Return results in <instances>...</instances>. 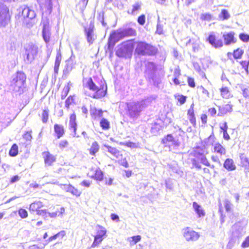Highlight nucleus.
<instances>
[{
    "label": "nucleus",
    "mask_w": 249,
    "mask_h": 249,
    "mask_svg": "<svg viewBox=\"0 0 249 249\" xmlns=\"http://www.w3.org/2000/svg\"><path fill=\"white\" fill-rule=\"evenodd\" d=\"M199 89L201 91L202 93L206 96V97H209V93L207 89H206L204 87L201 86L199 88Z\"/></svg>",
    "instance_id": "338daca9"
},
{
    "label": "nucleus",
    "mask_w": 249,
    "mask_h": 249,
    "mask_svg": "<svg viewBox=\"0 0 249 249\" xmlns=\"http://www.w3.org/2000/svg\"><path fill=\"white\" fill-rule=\"evenodd\" d=\"M104 146L107 149V151L109 152L113 156L117 158H118L120 156V153L119 151L116 148L112 147L110 146L104 145Z\"/></svg>",
    "instance_id": "c85d7f7f"
},
{
    "label": "nucleus",
    "mask_w": 249,
    "mask_h": 249,
    "mask_svg": "<svg viewBox=\"0 0 249 249\" xmlns=\"http://www.w3.org/2000/svg\"><path fill=\"white\" fill-rule=\"evenodd\" d=\"M221 94L223 98H228L230 96V93L227 87L221 89Z\"/></svg>",
    "instance_id": "de8ad7c7"
},
{
    "label": "nucleus",
    "mask_w": 249,
    "mask_h": 249,
    "mask_svg": "<svg viewBox=\"0 0 249 249\" xmlns=\"http://www.w3.org/2000/svg\"><path fill=\"white\" fill-rule=\"evenodd\" d=\"M69 91V88L68 87H65L62 91L61 94V98L62 99H64L67 95L68 92Z\"/></svg>",
    "instance_id": "13d9d810"
},
{
    "label": "nucleus",
    "mask_w": 249,
    "mask_h": 249,
    "mask_svg": "<svg viewBox=\"0 0 249 249\" xmlns=\"http://www.w3.org/2000/svg\"><path fill=\"white\" fill-rule=\"evenodd\" d=\"M42 206L41 202L36 201L31 204L29 209L33 212H36L39 208L42 207Z\"/></svg>",
    "instance_id": "2f4dec72"
},
{
    "label": "nucleus",
    "mask_w": 249,
    "mask_h": 249,
    "mask_svg": "<svg viewBox=\"0 0 249 249\" xmlns=\"http://www.w3.org/2000/svg\"><path fill=\"white\" fill-rule=\"evenodd\" d=\"M51 32L49 29H42V36L44 41L48 43L50 40Z\"/></svg>",
    "instance_id": "7c9ffc66"
},
{
    "label": "nucleus",
    "mask_w": 249,
    "mask_h": 249,
    "mask_svg": "<svg viewBox=\"0 0 249 249\" xmlns=\"http://www.w3.org/2000/svg\"><path fill=\"white\" fill-rule=\"evenodd\" d=\"M99 146L96 142H94L90 148L89 153L92 155L95 154L99 151Z\"/></svg>",
    "instance_id": "c9c22d12"
},
{
    "label": "nucleus",
    "mask_w": 249,
    "mask_h": 249,
    "mask_svg": "<svg viewBox=\"0 0 249 249\" xmlns=\"http://www.w3.org/2000/svg\"><path fill=\"white\" fill-rule=\"evenodd\" d=\"M18 214L22 218H25L28 216L27 211L24 209H20L18 210Z\"/></svg>",
    "instance_id": "8fccbe9b"
},
{
    "label": "nucleus",
    "mask_w": 249,
    "mask_h": 249,
    "mask_svg": "<svg viewBox=\"0 0 249 249\" xmlns=\"http://www.w3.org/2000/svg\"><path fill=\"white\" fill-rule=\"evenodd\" d=\"M42 154L46 165L51 166L55 161V157L49 152H44Z\"/></svg>",
    "instance_id": "f3484780"
},
{
    "label": "nucleus",
    "mask_w": 249,
    "mask_h": 249,
    "mask_svg": "<svg viewBox=\"0 0 249 249\" xmlns=\"http://www.w3.org/2000/svg\"><path fill=\"white\" fill-rule=\"evenodd\" d=\"M105 85V89H104V86H101L99 88L90 78L88 80L86 86L89 89L95 92L92 95H89V96L94 99H100L104 97L107 93V87L106 84Z\"/></svg>",
    "instance_id": "7ed1b4c3"
},
{
    "label": "nucleus",
    "mask_w": 249,
    "mask_h": 249,
    "mask_svg": "<svg viewBox=\"0 0 249 249\" xmlns=\"http://www.w3.org/2000/svg\"><path fill=\"white\" fill-rule=\"evenodd\" d=\"M136 52L140 55H152L157 52V49L153 46L143 42H139L137 43L135 49Z\"/></svg>",
    "instance_id": "423d86ee"
},
{
    "label": "nucleus",
    "mask_w": 249,
    "mask_h": 249,
    "mask_svg": "<svg viewBox=\"0 0 249 249\" xmlns=\"http://www.w3.org/2000/svg\"><path fill=\"white\" fill-rule=\"evenodd\" d=\"M124 37L121 29L113 31L110 35L108 42V49L110 51L113 49L115 44Z\"/></svg>",
    "instance_id": "6e6552de"
},
{
    "label": "nucleus",
    "mask_w": 249,
    "mask_h": 249,
    "mask_svg": "<svg viewBox=\"0 0 249 249\" xmlns=\"http://www.w3.org/2000/svg\"><path fill=\"white\" fill-rule=\"evenodd\" d=\"M61 59L62 56L60 53H57L55 58L54 65L60 66Z\"/></svg>",
    "instance_id": "864d4df0"
},
{
    "label": "nucleus",
    "mask_w": 249,
    "mask_h": 249,
    "mask_svg": "<svg viewBox=\"0 0 249 249\" xmlns=\"http://www.w3.org/2000/svg\"><path fill=\"white\" fill-rule=\"evenodd\" d=\"M223 204L224 206V208L226 210V212L228 213H231L233 211V205L231 203L230 200L228 199H225L223 201Z\"/></svg>",
    "instance_id": "c756f323"
},
{
    "label": "nucleus",
    "mask_w": 249,
    "mask_h": 249,
    "mask_svg": "<svg viewBox=\"0 0 249 249\" xmlns=\"http://www.w3.org/2000/svg\"><path fill=\"white\" fill-rule=\"evenodd\" d=\"M37 1L41 7L43 5L44 6L45 8L47 9L49 14L52 12L53 8L52 0H37Z\"/></svg>",
    "instance_id": "aec40b11"
},
{
    "label": "nucleus",
    "mask_w": 249,
    "mask_h": 249,
    "mask_svg": "<svg viewBox=\"0 0 249 249\" xmlns=\"http://www.w3.org/2000/svg\"><path fill=\"white\" fill-rule=\"evenodd\" d=\"M145 17L144 15H142L138 18V22L141 25H143L145 23Z\"/></svg>",
    "instance_id": "6e6d98bb"
},
{
    "label": "nucleus",
    "mask_w": 249,
    "mask_h": 249,
    "mask_svg": "<svg viewBox=\"0 0 249 249\" xmlns=\"http://www.w3.org/2000/svg\"><path fill=\"white\" fill-rule=\"evenodd\" d=\"M214 139L215 138L213 135H210L208 138L204 140V146L205 147H208L211 145H213L214 142Z\"/></svg>",
    "instance_id": "f704fd0d"
},
{
    "label": "nucleus",
    "mask_w": 249,
    "mask_h": 249,
    "mask_svg": "<svg viewBox=\"0 0 249 249\" xmlns=\"http://www.w3.org/2000/svg\"><path fill=\"white\" fill-rule=\"evenodd\" d=\"M182 231L183 237L187 241H196L199 238L200 235L198 233L193 230L190 227L183 229Z\"/></svg>",
    "instance_id": "f8f14e48"
},
{
    "label": "nucleus",
    "mask_w": 249,
    "mask_h": 249,
    "mask_svg": "<svg viewBox=\"0 0 249 249\" xmlns=\"http://www.w3.org/2000/svg\"><path fill=\"white\" fill-rule=\"evenodd\" d=\"M146 73L148 74V78L152 80L154 85H158L160 80L155 74V71L156 70V64L153 62H148L146 65Z\"/></svg>",
    "instance_id": "1a4fd4ad"
},
{
    "label": "nucleus",
    "mask_w": 249,
    "mask_h": 249,
    "mask_svg": "<svg viewBox=\"0 0 249 249\" xmlns=\"http://www.w3.org/2000/svg\"><path fill=\"white\" fill-rule=\"evenodd\" d=\"M10 18L8 7L0 2V26L4 27L8 24Z\"/></svg>",
    "instance_id": "9d476101"
},
{
    "label": "nucleus",
    "mask_w": 249,
    "mask_h": 249,
    "mask_svg": "<svg viewBox=\"0 0 249 249\" xmlns=\"http://www.w3.org/2000/svg\"><path fill=\"white\" fill-rule=\"evenodd\" d=\"M94 25L92 22H90L89 24L84 27L85 34L87 41L89 44H92L96 38V36L94 34Z\"/></svg>",
    "instance_id": "9b49d317"
},
{
    "label": "nucleus",
    "mask_w": 249,
    "mask_h": 249,
    "mask_svg": "<svg viewBox=\"0 0 249 249\" xmlns=\"http://www.w3.org/2000/svg\"><path fill=\"white\" fill-rule=\"evenodd\" d=\"M163 24L162 23L160 20V18L158 17V23L157 25V30H156V33L161 35L163 34Z\"/></svg>",
    "instance_id": "79ce46f5"
},
{
    "label": "nucleus",
    "mask_w": 249,
    "mask_h": 249,
    "mask_svg": "<svg viewBox=\"0 0 249 249\" xmlns=\"http://www.w3.org/2000/svg\"><path fill=\"white\" fill-rule=\"evenodd\" d=\"M54 130L58 139L60 138L64 134V127L62 125L55 124L54 125Z\"/></svg>",
    "instance_id": "393cba45"
},
{
    "label": "nucleus",
    "mask_w": 249,
    "mask_h": 249,
    "mask_svg": "<svg viewBox=\"0 0 249 249\" xmlns=\"http://www.w3.org/2000/svg\"><path fill=\"white\" fill-rule=\"evenodd\" d=\"M243 51L241 49H237L236 50L234 51L233 52V57L235 59H238L241 58V56L243 53Z\"/></svg>",
    "instance_id": "49530a36"
},
{
    "label": "nucleus",
    "mask_w": 249,
    "mask_h": 249,
    "mask_svg": "<svg viewBox=\"0 0 249 249\" xmlns=\"http://www.w3.org/2000/svg\"><path fill=\"white\" fill-rule=\"evenodd\" d=\"M193 208L196 213L198 217H203L205 215V212L201 206L199 205L196 202L193 203Z\"/></svg>",
    "instance_id": "a211bd4d"
},
{
    "label": "nucleus",
    "mask_w": 249,
    "mask_h": 249,
    "mask_svg": "<svg viewBox=\"0 0 249 249\" xmlns=\"http://www.w3.org/2000/svg\"><path fill=\"white\" fill-rule=\"evenodd\" d=\"M75 57L72 54L71 56L66 61V65L63 71V74L65 75H68L75 68Z\"/></svg>",
    "instance_id": "4468645a"
},
{
    "label": "nucleus",
    "mask_w": 249,
    "mask_h": 249,
    "mask_svg": "<svg viewBox=\"0 0 249 249\" xmlns=\"http://www.w3.org/2000/svg\"><path fill=\"white\" fill-rule=\"evenodd\" d=\"M194 104H192L190 108L188 110V115L189 117V120L192 124L195 122V117L194 112Z\"/></svg>",
    "instance_id": "e433bc0d"
},
{
    "label": "nucleus",
    "mask_w": 249,
    "mask_h": 249,
    "mask_svg": "<svg viewBox=\"0 0 249 249\" xmlns=\"http://www.w3.org/2000/svg\"><path fill=\"white\" fill-rule=\"evenodd\" d=\"M198 159L203 165L205 166H210V163L205 155L200 154Z\"/></svg>",
    "instance_id": "c03bdc74"
},
{
    "label": "nucleus",
    "mask_w": 249,
    "mask_h": 249,
    "mask_svg": "<svg viewBox=\"0 0 249 249\" xmlns=\"http://www.w3.org/2000/svg\"><path fill=\"white\" fill-rule=\"evenodd\" d=\"M213 151L220 155H225L226 152L225 148L219 143H216L213 145Z\"/></svg>",
    "instance_id": "b1692460"
},
{
    "label": "nucleus",
    "mask_w": 249,
    "mask_h": 249,
    "mask_svg": "<svg viewBox=\"0 0 249 249\" xmlns=\"http://www.w3.org/2000/svg\"><path fill=\"white\" fill-rule=\"evenodd\" d=\"M18 154V146L16 144H14L10 151H9V155L12 157H15L17 156Z\"/></svg>",
    "instance_id": "a19ab883"
},
{
    "label": "nucleus",
    "mask_w": 249,
    "mask_h": 249,
    "mask_svg": "<svg viewBox=\"0 0 249 249\" xmlns=\"http://www.w3.org/2000/svg\"><path fill=\"white\" fill-rule=\"evenodd\" d=\"M19 179H20V177L18 175H16V176H13L11 178L10 182V183L12 184L18 181Z\"/></svg>",
    "instance_id": "0e129e2a"
},
{
    "label": "nucleus",
    "mask_w": 249,
    "mask_h": 249,
    "mask_svg": "<svg viewBox=\"0 0 249 249\" xmlns=\"http://www.w3.org/2000/svg\"><path fill=\"white\" fill-rule=\"evenodd\" d=\"M26 79V76L23 71H17L12 77L10 85L13 90L16 91H19L25 83Z\"/></svg>",
    "instance_id": "20e7f679"
},
{
    "label": "nucleus",
    "mask_w": 249,
    "mask_h": 249,
    "mask_svg": "<svg viewBox=\"0 0 249 249\" xmlns=\"http://www.w3.org/2000/svg\"><path fill=\"white\" fill-rule=\"evenodd\" d=\"M91 177L92 178L101 181L103 178V173L99 168H97L95 170L94 174Z\"/></svg>",
    "instance_id": "72a5a7b5"
},
{
    "label": "nucleus",
    "mask_w": 249,
    "mask_h": 249,
    "mask_svg": "<svg viewBox=\"0 0 249 249\" xmlns=\"http://www.w3.org/2000/svg\"><path fill=\"white\" fill-rule=\"evenodd\" d=\"M41 24L43 25V29H50L49 26V19L47 18H42Z\"/></svg>",
    "instance_id": "a18cd8bd"
},
{
    "label": "nucleus",
    "mask_w": 249,
    "mask_h": 249,
    "mask_svg": "<svg viewBox=\"0 0 249 249\" xmlns=\"http://www.w3.org/2000/svg\"><path fill=\"white\" fill-rule=\"evenodd\" d=\"M68 145V142L66 140H63L60 142L59 143V147L60 148H63L64 147H66Z\"/></svg>",
    "instance_id": "e2e57ef3"
},
{
    "label": "nucleus",
    "mask_w": 249,
    "mask_h": 249,
    "mask_svg": "<svg viewBox=\"0 0 249 249\" xmlns=\"http://www.w3.org/2000/svg\"><path fill=\"white\" fill-rule=\"evenodd\" d=\"M142 5V3L140 1H138L132 5V9L131 12V14L132 15H136L137 14V12L141 9Z\"/></svg>",
    "instance_id": "473e14b6"
},
{
    "label": "nucleus",
    "mask_w": 249,
    "mask_h": 249,
    "mask_svg": "<svg viewBox=\"0 0 249 249\" xmlns=\"http://www.w3.org/2000/svg\"><path fill=\"white\" fill-rule=\"evenodd\" d=\"M239 38L243 42H247L249 41V35L244 33H241L239 35Z\"/></svg>",
    "instance_id": "603ef678"
},
{
    "label": "nucleus",
    "mask_w": 249,
    "mask_h": 249,
    "mask_svg": "<svg viewBox=\"0 0 249 249\" xmlns=\"http://www.w3.org/2000/svg\"><path fill=\"white\" fill-rule=\"evenodd\" d=\"M219 17H222L224 20L228 19L230 18V15L227 10L223 9L219 15Z\"/></svg>",
    "instance_id": "09e8293b"
},
{
    "label": "nucleus",
    "mask_w": 249,
    "mask_h": 249,
    "mask_svg": "<svg viewBox=\"0 0 249 249\" xmlns=\"http://www.w3.org/2000/svg\"><path fill=\"white\" fill-rule=\"evenodd\" d=\"M134 48L132 41H128L122 43L116 52V55L119 57H130Z\"/></svg>",
    "instance_id": "39448f33"
},
{
    "label": "nucleus",
    "mask_w": 249,
    "mask_h": 249,
    "mask_svg": "<svg viewBox=\"0 0 249 249\" xmlns=\"http://www.w3.org/2000/svg\"><path fill=\"white\" fill-rule=\"evenodd\" d=\"M206 40L214 48H218L223 46L221 39H217L214 32H211Z\"/></svg>",
    "instance_id": "2eb2a0df"
},
{
    "label": "nucleus",
    "mask_w": 249,
    "mask_h": 249,
    "mask_svg": "<svg viewBox=\"0 0 249 249\" xmlns=\"http://www.w3.org/2000/svg\"><path fill=\"white\" fill-rule=\"evenodd\" d=\"M73 101V97L71 96H69L65 101V107L69 108L70 105L71 104Z\"/></svg>",
    "instance_id": "5fc2aeb1"
},
{
    "label": "nucleus",
    "mask_w": 249,
    "mask_h": 249,
    "mask_svg": "<svg viewBox=\"0 0 249 249\" xmlns=\"http://www.w3.org/2000/svg\"><path fill=\"white\" fill-rule=\"evenodd\" d=\"M201 18L202 20H210L212 18V16L208 13L203 14L201 15Z\"/></svg>",
    "instance_id": "4d7b16f0"
},
{
    "label": "nucleus",
    "mask_w": 249,
    "mask_h": 249,
    "mask_svg": "<svg viewBox=\"0 0 249 249\" xmlns=\"http://www.w3.org/2000/svg\"><path fill=\"white\" fill-rule=\"evenodd\" d=\"M100 124L103 129L107 130L110 128V123L106 119L102 118L100 122Z\"/></svg>",
    "instance_id": "4c0bfd02"
},
{
    "label": "nucleus",
    "mask_w": 249,
    "mask_h": 249,
    "mask_svg": "<svg viewBox=\"0 0 249 249\" xmlns=\"http://www.w3.org/2000/svg\"><path fill=\"white\" fill-rule=\"evenodd\" d=\"M49 117V110L48 109H44L43 110L41 118L42 121L43 123H46L47 122Z\"/></svg>",
    "instance_id": "37998d69"
},
{
    "label": "nucleus",
    "mask_w": 249,
    "mask_h": 249,
    "mask_svg": "<svg viewBox=\"0 0 249 249\" xmlns=\"http://www.w3.org/2000/svg\"><path fill=\"white\" fill-rule=\"evenodd\" d=\"M243 248H247L249 247V236H248L245 240L243 241L241 245Z\"/></svg>",
    "instance_id": "bf43d9fd"
},
{
    "label": "nucleus",
    "mask_w": 249,
    "mask_h": 249,
    "mask_svg": "<svg viewBox=\"0 0 249 249\" xmlns=\"http://www.w3.org/2000/svg\"><path fill=\"white\" fill-rule=\"evenodd\" d=\"M174 139V138L171 134H168L166 137L162 139V143L166 145H168L170 146V143L173 141Z\"/></svg>",
    "instance_id": "ea45409f"
},
{
    "label": "nucleus",
    "mask_w": 249,
    "mask_h": 249,
    "mask_svg": "<svg viewBox=\"0 0 249 249\" xmlns=\"http://www.w3.org/2000/svg\"><path fill=\"white\" fill-rule=\"evenodd\" d=\"M224 167L228 171H233L236 169L233 160L231 159H227L225 160Z\"/></svg>",
    "instance_id": "5701e85b"
},
{
    "label": "nucleus",
    "mask_w": 249,
    "mask_h": 249,
    "mask_svg": "<svg viewBox=\"0 0 249 249\" xmlns=\"http://www.w3.org/2000/svg\"><path fill=\"white\" fill-rule=\"evenodd\" d=\"M103 111L102 109H97L95 107H92L90 109V114L91 117L94 119L100 118L103 116Z\"/></svg>",
    "instance_id": "4be33fe9"
},
{
    "label": "nucleus",
    "mask_w": 249,
    "mask_h": 249,
    "mask_svg": "<svg viewBox=\"0 0 249 249\" xmlns=\"http://www.w3.org/2000/svg\"><path fill=\"white\" fill-rule=\"evenodd\" d=\"M69 125L70 129H71V131H72L73 136H76V131L77 129V124L76 123V115L75 113H73L71 115L70 118Z\"/></svg>",
    "instance_id": "dca6fc26"
},
{
    "label": "nucleus",
    "mask_w": 249,
    "mask_h": 249,
    "mask_svg": "<svg viewBox=\"0 0 249 249\" xmlns=\"http://www.w3.org/2000/svg\"><path fill=\"white\" fill-rule=\"evenodd\" d=\"M19 15L20 19L22 24L26 25L28 27L33 26L32 20L34 19L36 17L35 12L30 7L27 6H21L19 9Z\"/></svg>",
    "instance_id": "f257e3e1"
},
{
    "label": "nucleus",
    "mask_w": 249,
    "mask_h": 249,
    "mask_svg": "<svg viewBox=\"0 0 249 249\" xmlns=\"http://www.w3.org/2000/svg\"><path fill=\"white\" fill-rule=\"evenodd\" d=\"M192 164L194 167L198 169H200L201 168V166L196 159L192 160Z\"/></svg>",
    "instance_id": "052dcab7"
},
{
    "label": "nucleus",
    "mask_w": 249,
    "mask_h": 249,
    "mask_svg": "<svg viewBox=\"0 0 249 249\" xmlns=\"http://www.w3.org/2000/svg\"><path fill=\"white\" fill-rule=\"evenodd\" d=\"M99 230L97 231V234L94 236V241L91 245L92 248H94L100 244L106 235V229L102 226H99Z\"/></svg>",
    "instance_id": "ddd939ff"
},
{
    "label": "nucleus",
    "mask_w": 249,
    "mask_h": 249,
    "mask_svg": "<svg viewBox=\"0 0 249 249\" xmlns=\"http://www.w3.org/2000/svg\"><path fill=\"white\" fill-rule=\"evenodd\" d=\"M232 110V106L227 104L223 106L219 107L218 116H223L228 112H231Z\"/></svg>",
    "instance_id": "412c9836"
},
{
    "label": "nucleus",
    "mask_w": 249,
    "mask_h": 249,
    "mask_svg": "<svg viewBox=\"0 0 249 249\" xmlns=\"http://www.w3.org/2000/svg\"><path fill=\"white\" fill-rule=\"evenodd\" d=\"M121 30L124 34V37L133 36H135L136 34L135 30L130 27L122 28L121 29Z\"/></svg>",
    "instance_id": "bb28decb"
},
{
    "label": "nucleus",
    "mask_w": 249,
    "mask_h": 249,
    "mask_svg": "<svg viewBox=\"0 0 249 249\" xmlns=\"http://www.w3.org/2000/svg\"><path fill=\"white\" fill-rule=\"evenodd\" d=\"M240 160L241 161V164L242 166L245 168V171L246 173H248L249 172V159L242 155L240 156Z\"/></svg>",
    "instance_id": "cd10ccee"
},
{
    "label": "nucleus",
    "mask_w": 249,
    "mask_h": 249,
    "mask_svg": "<svg viewBox=\"0 0 249 249\" xmlns=\"http://www.w3.org/2000/svg\"><path fill=\"white\" fill-rule=\"evenodd\" d=\"M170 146H174V147H178L179 145V142L178 140H176L175 138L173 141L170 143Z\"/></svg>",
    "instance_id": "69168bd1"
},
{
    "label": "nucleus",
    "mask_w": 249,
    "mask_h": 249,
    "mask_svg": "<svg viewBox=\"0 0 249 249\" xmlns=\"http://www.w3.org/2000/svg\"><path fill=\"white\" fill-rule=\"evenodd\" d=\"M132 239V242L133 244H136L137 243L139 242L141 239V236L140 235L134 236L131 237Z\"/></svg>",
    "instance_id": "680f3d73"
},
{
    "label": "nucleus",
    "mask_w": 249,
    "mask_h": 249,
    "mask_svg": "<svg viewBox=\"0 0 249 249\" xmlns=\"http://www.w3.org/2000/svg\"><path fill=\"white\" fill-rule=\"evenodd\" d=\"M23 137L24 139L28 141H31L32 138L31 133L28 132H26Z\"/></svg>",
    "instance_id": "774afa93"
},
{
    "label": "nucleus",
    "mask_w": 249,
    "mask_h": 249,
    "mask_svg": "<svg viewBox=\"0 0 249 249\" xmlns=\"http://www.w3.org/2000/svg\"><path fill=\"white\" fill-rule=\"evenodd\" d=\"M223 38L226 45H229L231 43L235 42L234 40V33L233 32H230L227 34H224L223 35Z\"/></svg>",
    "instance_id": "a878e982"
},
{
    "label": "nucleus",
    "mask_w": 249,
    "mask_h": 249,
    "mask_svg": "<svg viewBox=\"0 0 249 249\" xmlns=\"http://www.w3.org/2000/svg\"><path fill=\"white\" fill-rule=\"evenodd\" d=\"M119 144L120 145H125L132 148H137L139 146L138 143H134L131 142H119Z\"/></svg>",
    "instance_id": "58836bf2"
},
{
    "label": "nucleus",
    "mask_w": 249,
    "mask_h": 249,
    "mask_svg": "<svg viewBox=\"0 0 249 249\" xmlns=\"http://www.w3.org/2000/svg\"><path fill=\"white\" fill-rule=\"evenodd\" d=\"M24 59L26 63H31L37 55L38 48L37 45L29 43L25 48Z\"/></svg>",
    "instance_id": "0eeeda50"
},
{
    "label": "nucleus",
    "mask_w": 249,
    "mask_h": 249,
    "mask_svg": "<svg viewBox=\"0 0 249 249\" xmlns=\"http://www.w3.org/2000/svg\"><path fill=\"white\" fill-rule=\"evenodd\" d=\"M64 189L66 192L71 193L72 195L76 197L79 196L81 194V191L71 185H64Z\"/></svg>",
    "instance_id": "6ab92c4d"
},
{
    "label": "nucleus",
    "mask_w": 249,
    "mask_h": 249,
    "mask_svg": "<svg viewBox=\"0 0 249 249\" xmlns=\"http://www.w3.org/2000/svg\"><path fill=\"white\" fill-rule=\"evenodd\" d=\"M145 100L130 102L127 104V113L131 118H137L143 108L146 107Z\"/></svg>",
    "instance_id": "f03ea898"
},
{
    "label": "nucleus",
    "mask_w": 249,
    "mask_h": 249,
    "mask_svg": "<svg viewBox=\"0 0 249 249\" xmlns=\"http://www.w3.org/2000/svg\"><path fill=\"white\" fill-rule=\"evenodd\" d=\"M176 98L177 99L178 101L182 105L185 103L186 100V97L182 95H178L175 96Z\"/></svg>",
    "instance_id": "3c124183"
}]
</instances>
